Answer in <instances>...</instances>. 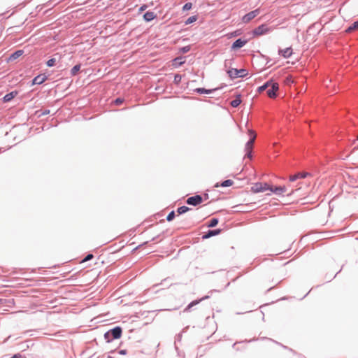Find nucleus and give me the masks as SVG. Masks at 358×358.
<instances>
[{"instance_id": "1", "label": "nucleus", "mask_w": 358, "mask_h": 358, "mask_svg": "<svg viewBox=\"0 0 358 358\" xmlns=\"http://www.w3.org/2000/svg\"><path fill=\"white\" fill-rule=\"evenodd\" d=\"M271 185L267 182H256L251 187V192L253 193L264 192L269 190Z\"/></svg>"}, {"instance_id": "2", "label": "nucleus", "mask_w": 358, "mask_h": 358, "mask_svg": "<svg viewBox=\"0 0 358 358\" xmlns=\"http://www.w3.org/2000/svg\"><path fill=\"white\" fill-rule=\"evenodd\" d=\"M271 30V29L270 27H268L266 24H263L253 30V34L254 36H259L268 33Z\"/></svg>"}, {"instance_id": "3", "label": "nucleus", "mask_w": 358, "mask_h": 358, "mask_svg": "<svg viewBox=\"0 0 358 358\" xmlns=\"http://www.w3.org/2000/svg\"><path fill=\"white\" fill-rule=\"evenodd\" d=\"M110 333L112 334L113 338L117 339L122 336V329L120 327H116L105 334L104 336L106 339L108 340V336Z\"/></svg>"}, {"instance_id": "4", "label": "nucleus", "mask_w": 358, "mask_h": 358, "mask_svg": "<svg viewBox=\"0 0 358 358\" xmlns=\"http://www.w3.org/2000/svg\"><path fill=\"white\" fill-rule=\"evenodd\" d=\"M259 13V9H256L255 10H252L248 14L245 15L243 18L242 21L244 23H248L250 20L254 19L257 15Z\"/></svg>"}, {"instance_id": "5", "label": "nucleus", "mask_w": 358, "mask_h": 358, "mask_svg": "<svg viewBox=\"0 0 358 358\" xmlns=\"http://www.w3.org/2000/svg\"><path fill=\"white\" fill-rule=\"evenodd\" d=\"M278 84L277 83L273 82V80H269L265 83L263 85L258 87L257 90H266L269 88V90H278Z\"/></svg>"}, {"instance_id": "6", "label": "nucleus", "mask_w": 358, "mask_h": 358, "mask_svg": "<svg viewBox=\"0 0 358 358\" xmlns=\"http://www.w3.org/2000/svg\"><path fill=\"white\" fill-rule=\"evenodd\" d=\"M203 201V198L200 195H195L188 198L186 201L187 203L192 206H197Z\"/></svg>"}, {"instance_id": "7", "label": "nucleus", "mask_w": 358, "mask_h": 358, "mask_svg": "<svg viewBox=\"0 0 358 358\" xmlns=\"http://www.w3.org/2000/svg\"><path fill=\"white\" fill-rule=\"evenodd\" d=\"M269 190L277 195H282L283 193L286 192L287 188L285 186L273 187L271 185Z\"/></svg>"}, {"instance_id": "8", "label": "nucleus", "mask_w": 358, "mask_h": 358, "mask_svg": "<svg viewBox=\"0 0 358 358\" xmlns=\"http://www.w3.org/2000/svg\"><path fill=\"white\" fill-rule=\"evenodd\" d=\"M293 53L292 48H287L284 50H280L279 54L285 58H289Z\"/></svg>"}, {"instance_id": "9", "label": "nucleus", "mask_w": 358, "mask_h": 358, "mask_svg": "<svg viewBox=\"0 0 358 358\" xmlns=\"http://www.w3.org/2000/svg\"><path fill=\"white\" fill-rule=\"evenodd\" d=\"M267 95L271 99H275L276 97L283 98L285 95L280 93V91H267Z\"/></svg>"}, {"instance_id": "10", "label": "nucleus", "mask_w": 358, "mask_h": 358, "mask_svg": "<svg viewBox=\"0 0 358 358\" xmlns=\"http://www.w3.org/2000/svg\"><path fill=\"white\" fill-rule=\"evenodd\" d=\"M246 42H247L246 41H243L241 39H237L232 44L231 48L234 49V50H236V49L242 48L243 46H244L245 45Z\"/></svg>"}, {"instance_id": "11", "label": "nucleus", "mask_w": 358, "mask_h": 358, "mask_svg": "<svg viewBox=\"0 0 358 358\" xmlns=\"http://www.w3.org/2000/svg\"><path fill=\"white\" fill-rule=\"evenodd\" d=\"M254 142L255 141H252V140H249L245 145V151L247 152L246 156L248 157H251V151L253 147Z\"/></svg>"}, {"instance_id": "12", "label": "nucleus", "mask_w": 358, "mask_h": 358, "mask_svg": "<svg viewBox=\"0 0 358 358\" xmlns=\"http://www.w3.org/2000/svg\"><path fill=\"white\" fill-rule=\"evenodd\" d=\"M47 77L45 75H39L34 78L32 80V84H41L46 80Z\"/></svg>"}, {"instance_id": "13", "label": "nucleus", "mask_w": 358, "mask_h": 358, "mask_svg": "<svg viewBox=\"0 0 358 358\" xmlns=\"http://www.w3.org/2000/svg\"><path fill=\"white\" fill-rule=\"evenodd\" d=\"M220 232V229L209 230L206 234L203 235V238L206 239L211 236L218 235Z\"/></svg>"}, {"instance_id": "14", "label": "nucleus", "mask_w": 358, "mask_h": 358, "mask_svg": "<svg viewBox=\"0 0 358 358\" xmlns=\"http://www.w3.org/2000/svg\"><path fill=\"white\" fill-rule=\"evenodd\" d=\"M156 17V15L153 12L148 11L143 15V18L145 21L150 22Z\"/></svg>"}, {"instance_id": "15", "label": "nucleus", "mask_w": 358, "mask_h": 358, "mask_svg": "<svg viewBox=\"0 0 358 358\" xmlns=\"http://www.w3.org/2000/svg\"><path fill=\"white\" fill-rule=\"evenodd\" d=\"M17 94V91H12L10 93L6 94L3 97V101L8 102L12 100Z\"/></svg>"}, {"instance_id": "16", "label": "nucleus", "mask_w": 358, "mask_h": 358, "mask_svg": "<svg viewBox=\"0 0 358 358\" xmlns=\"http://www.w3.org/2000/svg\"><path fill=\"white\" fill-rule=\"evenodd\" d=\"M23 52H23V50H17L16 52H15L14 53H13V54L10 56V57H9V59H8V61H13V60H15V59H17V58H18V57H20L21 55H22Z\"/></svg>"}, {"instance_id": "17", "label": "nucleus", "mask_w": 358, "mask_h": 358, "mask_svg": "<svg viewBox=\"0 0 358 358\" xmlns=\"http://www.w3.org/2000/svg\"><path fill=\"white\" fill-rule=\"evenodd\" d=\"M227 73L231 78H239L238 69H231L229 70Z\"/></svg>"}, {"instance_id": "18", "label": "nucleus", "mask_w": 358, "mask_h": 358, "mask_svg": "<svg viewBox=\"0 0 358 358\" xmlns=\"http://www.w3.org/2000/svg\"><path fill=\"white\" fill-rule=\"evenodd\" d=\"M241 103V94H237L236 99L231 101L230 104L232 107H237Z\"/></svg>"}, {"instance_id": "19", "label": "nucleus", "mask_w": 358, "mask_h": 358, "mask_svg": "<svg viewBox=\"0 0 358 358\" xmlns=\"http://www.w3.org/2000/svg\"><path fill=\"white\" fill-rule=\"evenodd\" d=\"M185 62V59L182 57H177L173 60V65L175 66H179Z\"/></svg>"}, {"instance_id": "20", "label": "nucleus", "mask_w": 358, "mask_h": 358, "mask_svg": "<svg viewBox=\"0 0 358 358\" xmlns=\"http://www.w3.org/2000/svg\"><path fill=\"white\" fill-rule=\"evenodd\" d=\"M189 210V208L183 206L177 209V213L178 215H181V214H183V213L187 212Z\"/></svg>"}, {"instance_id": "21", "label": "nucleus", "mask_w": 358, "mask_h": 358, "mask_svg": "<svg viewBox=\"0 0 358 358\" xmlns=\"http://www.w3.org/2000/svg\"><path fill=\"white\" fill-rule=\"evenodd\" d=\"M358 29V21L355 22L348 29L346 30L347 32H351L353 30Z\"/></svg>"}, {"instance_id": "22", "label": "nucleus", "mask_w": 358, "mask_h": 358, "mask_svg": "<svg viewBox=\"0 0 358 358\" xmlns=\"http://www.w3.org/2000/svg\"><path fill=\"white\" fill-rule=\"evenodd\" d=\"M80 67H81L80 64H77V65L74 66L72 68V69H71V74H72L73 76L76 75V74H77V73L80 71Z\"/></svg>"}, {"instance_id": "23", "label": "nucleus", "mask_w": 358, "mask_h": 358, "mask_svg": "<svg viewBox=\"0 0 358 358\" xmlns=\"http://www.w3.org/2000/svg\"><path fill=\"white\" fill-rule=\"evenodd\" d=\"M234 184V181L232 180H227L224 182H222L220 184L221 187H229L231 186Z\"/></svg>"}, {"instance_id": "24", "label": "nucleus", "mask_w": 358, "mask_h": 358, "mask_svg": "<svg viewBox=\"0 0 358 358\" xmlns=\"http://www.w3.org/2000/svg\"><path fill=\"white\" fill-rule=\"evenodd\" d=\"M217 223H218V220L217 218H213L209 222L208 227H214L217 224Z\"/></svg>"}, {"instance_id": "25", "label": "nucleus", "mask_w": 358, "mask_h": 358, "mask_svg": "<svg viewBox=\"0 0 358 358\" xmlns=\"http://www.w3.org/2000/svg\"><path fill=\"white\" fill-rule=\"evenodd\" d=\"M248 135L250 137V140H252V141H255L257 135H256V133L253 130L249 129Z\"/></svg>"}, {"instance_id": "26", "label": "nucleus", "mask_w": 358, "mask_h": 358, "mask_svg": "<svg viewBox=\"0 0 358 358\" xmlns=\"http://www.w3.org/2000/svg\"><path fill=\"white\" fill-rule=\"evenodd\" d=\"M55 63H56V59H55V58H51V59H50L47 62V63H46V64H47V66H48L51 67V66H55Z\"/></svg>"}, {"instance_id": "27", "label": "nucleus", "mask_w": 358, "mask_h": 358, "mask_svg": "<svg viewBox=\"0 0 358 358\" xmlns=\"http://www.w3.org/2000/svg\"><path fill=\"white\" fill-rule=\"evenodd\" d=\"M200 301H201V300H199V301H192V303H190L187 306V307L185 308V311H189V310H190V308H191L193 306H194V305H196V304L199 303V302Z\"/></svg>"}, {"instance_id": "28", "label": "nucleus", "mask_w": 358, "mask_h": 358, "mask_svg": "<svg viewBox=\"0 0 358 358\" xmlns=\"http://www.w3.org/2000/svg\"><path fill=\"white\" fill-rule=\"evenodd\" d=\"M192 7V3H186L183 7H182V10H190Z\"/></svg>"}, {"instance_id": "29", "label": "nucleus", "mask_w": 358, "mask_h": 358, "mask_svg": "<svg viewBox=\"0 0 358 358\" xmlns=\"http://www.w3.org/2000/svg\"><path fill=\"white\" fill-rule=\"evenodd\" d=\"M196 20V16H192L190 17H189L187 21H186V24H191L194 22H195Z\"/></svg>"}, {"instance_id": "30", "label": "nucleus", "mask_w": 358, "mask_h": 358, "mask_svg": "<svg viewBox=\"0 0 358 358\" xmlns=\"http://www.w3.org/2000/svg\"><path fill=\"white\" fill-rule=\"evenodd\" d=\"M174 217H175V213H174V211H171V212L168 215V216H167V217H166V220H167L168 221H169V222H170V221H171V220H173Z\"/></svg>"}, {"instance_id": "31", "label": "nucleus", "mask_w": 358, "mask_h": 358, "mask_svg": "<svg viewBox=\"0 0 358 358\" xmlns=\"http://www.w3.org/2000/svg\"><path fill=\"white\" fill-rule=\"evenodd\" d=\"M246 71L245 69H240V70H238V73L239 74L238 77L239 78H241V77H243L246 75Z\"/></svg>"}, {"instance_id": "32", "label": "nucleus", "mask_w": 358, "mask_h": 358, "mask_svg": "<svg viewBox=\"0 0 358 358\" xmlns=\"http://www.w3.org/2000/svg\"><path fill=\"white\" fill-rule=\"evenodd\" d=\"M297 179H299V176L297 174H295V175L289 176V180L291 182H294V181H295Z\"/></svg>"}, {"instance_id": "33", "label": "nucleus", "mask_w": 358, "mask_h": 358, "mask_svg": "<svg viewBox=\"0 0 358 358\" xmlns=\"http://www.w3.org/2000/svg\"><path fill=\"white\" fill-rule=\"evenodd\" d=\"M189 50H190V47L189 46H185V47H183L181 49V52H183V53H185V52H189Z\"/></svg>"}, {"instance_id": "34", "label": "nucleus", "mask_w": 358, "mask_h": 358, "mask_svg": "<svg viewBox=\"0 0 358 358\" xmlns=\"http://www.w3.org/2000/svg\"><path fill=\"white\" fill-rule=\"evenodd\" d=\"M299 176V178H304L307 175H308V173H297Z\"/></svg>"}, {"instance_id": "35", "label": "nucleus", "mask_w": 358, "mask_h": 358, "mask_svg": "<svg viewBox=\"0 0 358 358\" xmlns=\"http://www.w3.org/2000/svg\"><path fill=\"white\" fill-rule=\"evenodd\" d=\"M123 102V99L118 98L115 99V103L116 105H120Z\"/></svg>"}, {"instance_id": "36", "label": "nucleus", "mask_w": 358, "mask_h": 358, "mask_svg": "<svg viewBox=\"0 0 358 358\" xmlns=\"http://www.w3.org/2000/svg\"><path fill=\"white\" fill-rule=\"evenodd\" d=\"M92 257H93V255L90 254L83 259V262L88 261V260L91 259Z\"/></svg>"}, {"instance_id": "37", "label": "nucleus", "mask_w": 358, "mask_h": 358, "mask_svg": "<svg viewBox=\"0 0 358 358\" xmlns=\"http://www.w3.org/2000/svg\"><path fill=\"white\" fill-rule=\"evenodd\" d=\"M146 8H147V6H146V5H143V6L140 8L139 10H140L141 12H142V11L145 10L146 9Z\"/></svg>"}, {"instance_id": "38", "label": "nucleus", "mask_w": 358, "mask_h": 358, "mask_svg": "<svg viewBox=\"0 0 358 358\" xmlns=\"http://www.w3.org/2000/svg\"><path fill=\"white\" fill-rule=\"evenodd\" d=\"M11 358H22V357L20 354H16V355H13Z\"/></svg>"}, {"instance_id": "39", "label": "nucleus", "mask_w": 358, "mask_h": 358, "mask_svg": "<svg viewBox=\"0 0 358 358\" xmlns=\"http://www.w3.org/2000/svg\"><path fill=\"white\" fill-rule=\"evenodd\" d=\"M198 92H200L201 94H208L209 92H211L212 91L205 90V91H198Z\"/></svg>"}, {"instance_id": "40", "label": "nucleus", "mask_w": 358, "mask_h": 358, "mask_svg": "<svg viewBox=\"0 0 358 358\" xmlns=\"http://www.w3.org/2000/svg\"><path fill=\"white\" fill-rule=\"evenodd\" d=\"M120 354H122V355H125L126 354V350H122L120 352Z\"/></svg>"}, {"instance_id": "41", "label": "nucleus", "mask_w": 358, "mask_h": 358, "mask_svg": "<svg viewBox=\"0 0 358 358\" xmlns=\"http://www.w3.org/2000/svg\"><path fill=\"white\" fill-rule=\"evenodd\" d=\"M297 189H296V190H292L289 194H292L294 192V191H296Z\"/></svg>"}, {"instance_id": "42", "label": "nucleus", "mask_w": 358, "mask_h": 358, "mask_svg": "<svg viewBox=\"0 0 358 358\" xmlns=\"http://www.w3.org/2000/svg\"><path fill=\"white\" fill-rule=\"evenodd\" d=\"M204 197H205V199H208V194H205Z\"/></svg>"}, {"instance_id": "43", "label": "nucleus", "mask_w": 358, "mask_h": 358, "mask_svg": "<svg viewBox=\"0 0 358 358\" xmlns=\"http://www.w3.org/2000/svg\"><path fill=\"white\" fill-rule=\"evenodd\" d=\"M196 90H204V89L203 88H197Z\"/></svg>"}, {"instance_id": "44", "label": "nucleus", "mask_w": 358, "mask_h": 358, "mask_svg": "<svg viewBox=\"0 0 358 358\" xmlns=\"http://www.w3.org/2000/svg\"><path fill=\"white\" fill-rule=\"evenodd\" d=\"M357 140H358V136H357Z\"/></svg>"}]
</instances>
